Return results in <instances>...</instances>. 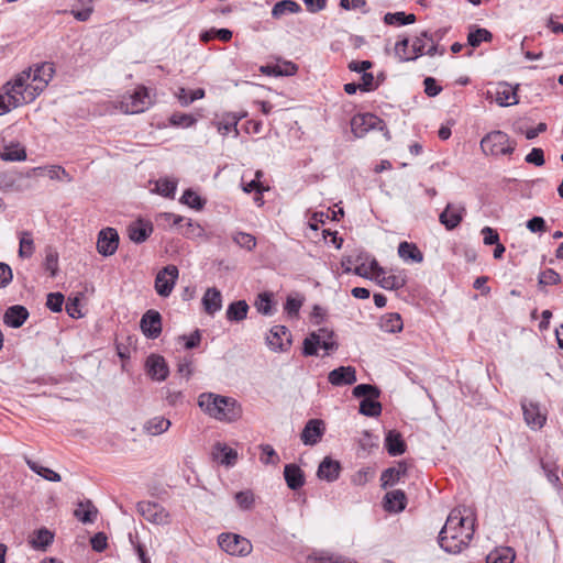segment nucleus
<instances>
[{"label": "nucleus", "mask_w": 563, "mask_h": 563, "mask_svg": "<svg viewBox=\"0 0 563 563\" xmlns=\"http://www.w3.org/2000/svg\"><path fill=\"white\" fill-rule=\"evenodd\" d=\"M44 266L52 277L56 276L58 272V254L53 249L46 251Z\"/></svg>", "instance_id": "13d9d810"}, {"label": "nucleus", "mask_w": 563, "mask_h": 563, "mask_svg": "<svg viewBox=\"0 0 563 563\" xmlns=\"http://www.w3.org/2000/svg\"><path fill=\"white\" fill-rule=\"evenodd\" d=\"M186 93H187V89H185V88H179L177 90V92L175 93L178 102L183 107H188L194 101L205 98V95H206L205 89H202V88H198V89L191 90L189 99L185 98Z\"/></svg>", "instance_id": "a18cd8bd"}, {"label": "nucleus", "mask_w": 563, "mask_h": 563, "mask_svg": "<svg viewBox=\"0 0 563 563\" xmlns=\"http://www.w3.org/2000/svg\"><path fill=\"white\" fill-rule=\"evenodd\" d=\"M27 465L30 466V468L33 472H35L37 475L42 476L43 478H45L49 482H59L60 481V475L48 467H44V466H42L35 462H31V461L27 462Z\"/></svg>", "instance_id": "3c124183"}, {"label": "nucleus", "mask_w": 563, "mask_h": 563, "mask_svg": "<svg viewBox=\"0 0 563 563\" xmlns=\"http://www.w3.org/2000/svg\"><path fill=\"white\" fill-rule=\"evenodd\" d=\"M153 228L150 222L137 221L129 227V238L135 243L144 242L152 233Z\"/></svg>", "instance_id": "c756f323"}, {"label": "nucleus", "mask_w": 563, "mask_h": 563, "mask_svg": "<svg viewBox=\"0 0 563 563\" xmlns=\"http://www.w3.org/2000/svg\"><path fill=\"white\" fill-rule=\"evenodd\" d=\"M232 31L229 29H210L200 33V41L208 43L213 38H219L222 42H229L232 38Z\"/></svg>", "instance_id": "a19ab883"}, {"label": "nucleus", "mask_w": 563, "mask_h": 563, "mask_svg": "<svg viewBox=\"0 0 563 563\" xmlns=\"http://www.w3.org/2000/svg\"><path fill=\"white\" fill-rule=\"evenodd\" d=\"M560 275L551 268L541 272L539 275L540 285H556L560 283Z\"/></svg>", "instance_id": "e2e57ef3"}, {"label": "nucleus", "mask_w": 563, "mask_h": 563, "mask_svg": "<svg viewBox=\"0 0 563 563\" xmlns=\"http://www.w3.org/2000/svg\"><path fill=\"white\" fill-rule=\"evenodd\" d=\"M198 405L207 415L219 421L234 422L242 417L241 405L232 397L203 393L198 398Z\"/></svg>", "instance_id": "7ed1b4c3"}, {"label": "nucleus", "mask_w": 563, "mask_h": 563, "mask_svg": "<svg viewBox=\"0 0 563 563\" xmlns=\"http://www.w3.org/2000/svg\"><path fill=\"white\" fill-rule=\"evenodd\" d=\"M515 558L516 554L511 548L501 547L488 553L486 563H512Z\"/></svg>", "instance_id": "f704fd0d"}, {"label": "nucleus", "mask_w": 563, "mask_h": 563, "mask_svg": "<svg viewBox=\"0 0 563 563\" xmlns=\"http://www.w3.org/2000/svg\"><path fill=\"white\" fill-rule=\"evenodd\" d=\"M356 369L353 366H340L328 374V380L332 386H347L356 382Z\"/></svg>", "instance_id": "2eb2a0df"}, {"label": "nucleus", "mask_w": 563, "mask_h": 563, "mask_svg": "<svg viewBox=\"0 0 563 563\" xmlns=\"http://www.w3.org/2000/svg\"><path fill=\"white\" fill-rule=\"evenodd\" d=\"M54 540V533L46 528L38 529L30 537V544L35 550H46Z\"/></svg>", "instance_id": "7c9ffc66"}, {"label": "nucleus", "mask_w": 563, "mask_h": 563, "mask_svg": "<svg viewBox=\"0 0 563 563\" xmlns=\"http://www.w3.org/2000/svg\"><path fill=\"white\" fill-rule=\"evenodd\" d=\"M218 543L223 551L234 556H247L253 550L251 541L236 533H221Z\"/></svg>", "instance_id": "0eeeda50"}, {"label": "nucleus", "mask_w": 563, "mask_h": 563, "mask_svg": "<svg viewBox=\"0 0 563 563\" xmlns=\"http://www.w3.org/2000/svg\"><path fill=\"white\" fill-rule=\"evenodd\" d=\"M169 122L174 126L190 128L197 122L191 114L176 112L170 115Z\"/></svg>", "instance_id": "6e6d98bb"}, {"label": "nucleus", "mask_w": 563, "mask_h": 563, "mask_svg": "<svg viewBox=\"0 0 563 563\" xmlns=\"http://www.w3.org/2000/svg\"><path fill=\"white\" fill-rule=\"evenodd\" d=\"M284 477L290 489H299L305 484L303 473L296 464H287L284 468Z\"/></svg>", "instance_id": "cd10ccee"}, {"label": "nucleus", "mask_w": 563, "mask_h": 563, "mask_svg": "<svg viewBox=\"0 0 563 563\" xmlns=\"http://www.w3.org/2000/svg\"><path fill=\"white\" fill-rule=\"evenodd\" d=\"M249 305L245 300H239L229 305L227 309V319L229 321H242L246 318Z\"/></svg>", "instance_id": "4c0bfd02"}, {"label": "nucleus", "mask_w": 563, "mask_h": 563, "mask_svg": "<svg viewBox=\"0 0 563 563\" xmlns=\"http://www.w3.org/2000/svg\"><path fill=\"white\" fill-rule=\"evenodd\" d=\"M235 500H236L238 505L240 506V508L246 510V509L252 508V506L254 504V496L249 490L240 492L235 495Z\"/></svg>", "instance_id": "338daca9"}, {"label": "nucleus", "mask_w": 563, "mask_h": 563, "mask_svg": "<svg viewBox=\"0 0 563 563\" xmlns=\"http://www.w3.org/2000/svg\"><path fill=\"white\" fill-rule=\"evenodd\" d=\"M465 208L461 205L448 203L445 209L440 213V222L448 229H455L463 220Z\"/></svg>", "instance_id": "dca6fc26"}, {"label": "nucleus", "mask_w": 563, "mask_h": 563, "mask_svg": "<svg viewBox=\"0 0 563 563\" xmlns=\"http://www.w3.org/2000/svg\"><path fill=\"white\" fill-rule=\"evenodd\" d=\"M177 184L173 179L162 178L156 181V191L165 197H173L176 191Z\"/></svg>", "instance_id": "864d4df0"}, {"label": "nucleus", "mask_w": 563, "mask_h": 563, "mask_svg": "<svg viewBox=\"0 0 563 563\" xmlns=\"http://www.w3.org/2000/svg\"><path fill=\"white\" fill-rule=\"evenodd\" d=\"M382 412V405L372 398H364L360 402V413L366 417H378Z\"/></svg>", "instance_id": "49530a36"}, {"label": "nucleus", "mask_w": 563, "mask_h": 563, "mask_svg": "<svg viewBox=\"0 0 563 563\" xmlns=\"http://www.w3.org/2000/svg\"><path fill=\"white\" fill-rule=\"evenodd\" d=\"M428 41L432 42V36H430L427 31L422 32L419 36H416V38L412 41L411 49L412 54L417 55V58L424 54Z\"/></svg>", "instance_id": "603ef678"}, {"label": "nucleus", "mask_w": 563, "mask_h": 563, "mask_svg": "<svg viewBox=\"0 0 563 563\" xmlns=\"http://www.w3.org/2000/svg\"><path fill=\"white\" fill-rule=\"evenodd\" d=\"M54 75L53 65L44 63L18 74L0 90V115L31 103L43 92Z\"/></svg>", "instance_id": "f257e3e1"}, {"label": "nucleus", "mask_w": 563, "mask_h": 563, "mask_svg": "<svg viewBox=\"0 0 563 563\" xmlns=\"http://www.w3.org/2000/svg\"><path fill=\"white\" fill-rule=\"evenodd\" d=\"M379 327L384 332L398 333L402 330L404 323L399 313L390 312L382 316Z\"/></svg>", "instance_id": "2f4dec72"}, {"label": "nucleus", "mask_w": 563, "mask_h": 563, "mask_svg": "<svg viewBox=\"0 0 563 563\" xmlns=\"http://www.w3.org/2000/svg\"><path fill=\"white\" fill-rule=\"evenodd\" d=\"M233 241L241 247L252 251L256 246V239L246 232H236L232 236Z\"/></svg>", "instance_id": "5fc2aeb1"}, {"label": "nucleus", "mask_w": 563, "mask_h": 563, "mask_svg": "<svg viewBox=\"0 0 563 563\" xmlns=\"http://www.w3.org/2000/svg\"><path fill=\"white\" fill-rule=\"evenodd\" d=\"M153 101L148 90L144 86H139L133 93L124 96L120 102V110L124 113H141L152 106Z\"/></svg>", "instance_id": "423d86ee"}, {"label": "nucleus", "mask_w": 563, "mask_h": 563, "mask_svg": "<svg viewBox=\"0 0 563 563\" xmlns=\"http://www.w3.org/2000/svg\"><path fill=\"white\" fill-rule=\"evenodd\" d=\"M494 99L501 107L518 103V97L515 88L506 82L497 85L496 90L494 92Z\"/></svg>", "instance_id": "412c9836"}, {"label": "nucleus", "mask_w": 563, "mask_h": 563, "mask_svg": "<svg viewBox=\"0 0 563 563\" xmlns=\"http://www.w3.org/2000/svg\"><path fill=\"white\" fill-rule=\"evenodd\" d=\"M75 517L82 523H91L97 517V509L90 504H79L75 510Z\"/></svg>", "instance_id": "79ce46f5"}, {"label": "nucleus", "mask_w": 563, "mask_h": 563, "mask_svg": "<svg viewBox=\"0 0 563 563\" xmlns=\"http://www.w3.org/2000/svg\"><path fill=\"white\" fill-rule=\"evenodd\" d=\"M47 174L51 179L71 181L73 177L59 165H52L47 167Z\"/></svg>", "instance_id": "0e129e2a"}, {"label": "nucleus", "mask_w": 563, "mask_h": 563, "mask_svg": "<svg viewBox=\"0 0 563 563\" xmlns=\"http://www.w3.org/2000/svg\"><path fill=\"white\" fill-rule=\"evenodd\" d=\"M522 411L526 423L531 429H541L547 421V416L534 402H522Z\"/></svg>", "instance_id": "a211bd4d"}, {"label": "nucleus", "mask_w": 563, "mask_h": 563, "mask_svg": "<svg viewBox=\"0 0 563 563\" xmlns=\"http://www.w3.org/2000/svg\"><path fill=\"white\" fill-rule=\"evenodd\" d=\"M341 466L338 461L325 457L319 465L317 475L327 482L335 481L340 475Z\"/></svg>", "instance_id": "5701e85b"}, {"label": "nucleus", "mask_w": 563, "mask_h": 563, "mask_svg": "<svg viewBox=\"0 0 563 563\" xmlns=\"http://www.w3.org/2000/svg\"><path fill=\"white\" fill-rule=\"evenodd\" d=\"M214 461L227 467L233 466L238 461V452L225 443L217 442L212 448Z\"/></svg>", "instance_id": "6ab92c4d"}, {"label": "nucleus", "mask_w": 563, "mask_h": 563, "mask_svg": "<svg viewBox=\"0 0 563 563\" xmlns=\"http://www.w3.org/2000/svg\"><path fill=\"white\" fill-rule=\"evenodd\" d=\"M398 255L405 262L421 263L423 261L422 252L416 244L409 242H401L398 246Z\"/></svg>", "instance_id": "473e14b6"}, {"label": "nucleus", "mask_w": 563, "mask_h": 563, "mask_svg": "<svg viewBox=\"0 0 563 563\" xmlns=\"http://www.w3.org/2000/svg\"><path fill=\"white\" fill-rule=\"evenodd\" d=\"M385 446L391 456H397L406 451V443L399 432L395 430L388 431L385 438Z\"/></svg>", "instance_id": "c85d7f7f"}, {"label": "nucleus", "mask_w": 563, "mask_h": 563, "mask_svg": "<svg viewBox=\"0 0 563 563\" xmlns=\"http://www.w3.org/2000/svg\"><path fill=\"white\" fill-rule=\"evenodd\" d=\"M148 375L156 380H165L168 376V366L163 356L152 354L146 360Z\"/></svg>", "instance_id": "aec40b11"}, {"label": "nucleus", "mask_w": 563, "mask_h": 563, "mask_svg": "<svg viewBox=\"0 0 563 563\" xmlns=\"http://www.w3.org/2000/svg\"><path fill=\"white\" fill-rule=\"evenodd\" d=\"M260 70L268 76H292L297 73L298 66L292 62H282L274 65L262 66Z\"/></svg>", "instance_id": "b1692460"}, {"label": "nucleus", "mask_w": 563, "mask_h": 563, "mask_svg": "<svg viewBox=\"0 0 563 563\" xmlns=\"http://www.w3.org/2000/svg\"><path fill=\"white\" fill-rule=\"evenodd\" d=\"M27 317V309L23 306L15 305L7 309L3 321L11 328H20L26 321Z\"/></svg>", "instance_id": "4be33fe9"}, {"label": "nucleus", "mask_w": 563, "mask_h": 563, "mask_svg": "<svg viewBox=\"0 0 563 563\" xmlns=\"http://www.w3.org/2000/svg\"><path fill=\"white\" fill-rule=\"evenodd\" d=\"M137 510L145 520L155 525H168L170 522L169 512L159 504L153 501H141L137 504Z\"/></svg>", "instance_id": "9d476101"}, {"label": "nucleus", "mask_w": 563, "mask_h": 563, "mask_svg": "<svg viewBox=\"0 0 563 563\" xmlns=\"http://www.w3.org/2000/svg\"><path fill=\"white\" fill-rule=\"evenodd\" d=\"M324 430H325V428H324V423L322 420H319V419L309 420L306 423V426L301 432V435H300L302 443L306 445L317 444L321 440V438L324 433Z\"/></svg>", "instance_id": "f3484780"}, {"label": "nucleus", "mask_w": 563, "mask_h": 563, "mask_svg": "<svg viewBox=\"0 0 563 563\" xmlns=\"http://www.w3.org/2000/svg\"><path fill=\"white\" fill-rule=\"evenodd\" d=\"M266 343L274 352H285L291 345V333L285 325H274L266 336Z\"/></svg>", "instance_id": "f8f14e48"}, {"label": "nucleus", "mask_w": 563, "mask_h": 563, "mask_svg": "<svg viewBox=\"0 0 563 563\" xmlns=\"http://www.w3.org/2000/svg\"><path fill=\"white\" fill-rule=\"evenodd\" d=\"M202 306L208 314H214L222 308V296L216 287L208 288L202 297Z\"/></svg>", "instance_id": "393cba45"}, {"label": "nucleus", "mask_w": 563, "mask_h": 563, "mask_svg": "<svg viewBox=\"0 0 563 563\" xmlns=\"http://www.w3.org/2000/svg\"><path fill=\"white\" fill-rule=\"evenodd\" d=\"M0 157L7 162H21L26 158V152L20 143H11L4 146Z\"/></svg>", "instance_id": "e433bc0d"}, {"label": "nucleus", "mask_w": 563, "mask_h": 563, "mask_svg": "<svg viewBox=\"0 0 563 563\" xmlns=\"http://www.w3.org/2000/svg\"><path fill=\"white\" fill-rule=\"evenodd\" d=\"M406 495L401 490H391L385 495V509L388 511L398 512L405 509Z\"/></svg>", "instance_id": "72a5a7b5"}, {"label": "nucleus", "mask_w": 563, "mask_h": 563, "mask_svg": "<svg viewBox=\"0 0 563 563\" xmlns=\"http://www.w3.org/2000/svg\"><path fill=\"white\" fill-rule=\"evenodd\" d=\"M119 245V234L113 228L102 229L98 234L97 250L103 256L115 253Z\"/></svg>", "instance_id": "ddd939ff"}, {"label": "nucleus", "mask_w": 563, "mask_h": 563, "mask_svg": "<svg viewBox=\"0 0 563 563\" xmlns=\"http://www.w3.org/2000/svg\"><path fill=\"white\" fill-rule=\"evenodd\" d=\"M409 40L407 37L398 41L395 45V54L400 62H409L417 59V55L412 54V49L408 51Z\"/></svg>", "instance_id": "09e8293b"}, {"label": "nucleus", "mask_w": 563, "mask_h": 563, "mask_svg": "<svg viewBox=\"0 0 563 563\" xmlns=\"http://www.w3.org/2000/svg\"><path fill=\"white\" fill-rule=\"evenodd\" d=\"M185 225L183 227L181 234L188 239L195 238H205L207 239L205 229L198 223L192 221L191 219L185 220Z\"/></svg>", "instance_id": "c03bdc74"}, {"label": "nucleus", "mask_w": 563, "mask_h": 563, "mask_svg": "<svg viewBox=\"0 0 563 563\" xmlns=\"http://www.w3.org/2000/svg\"><path fill=\"white\" fill-rule=\"evenodd\" d=\"M301 11L300 5L294 0H282L277 2L272 9V15L275 19H280L287 13H298Z\"/></svg>", "instance_id": "58836bf2"}, {"label": "nucleus", "mask_w": 563, "mask_h": 563, "mask_svg": "<svg viewBox=\"0 0 563 563\" xmlns=\"http://www.w3.org/2000/svg\"><path fill=\"white\" fill-rule=\"evenodd\" d=\"M178 268L175 265H168L161 269L155 278V290L162 297H168L178 278Z\"/></svg>", "instance_id": "9b49d317"}, {"label": "nucleus", "mask_w": 563, "mask_h": 563, "mask_svg": "<svg viewBox=\"0 0 563 563\" xmlns=\"http://www.w3.org/2000/svg\"><path fill=\"white\" fill-rule=\"evenodd\" d=\"M90 543L95 551L102 552L108 547V538L103 532H98L91 538Z\"/></svg>", "instance_id": "774afa93"}, {"label": "nucleus", "mask_w": 563, "mask_h": 563, "mask_svg": "<svg viewBox=\"0 0 563 563\" xmlns=\"http://www.w3.org/2000/svg\"><path fill=\"white\" fill-rule=\"evenodd\" d=\"M260 449L262 451L260 460L263 464L276 465L279 462L278 454L276 453V451L274 450V448L272 445L261 444Z\"/></svg>", "instance_id": "4d7b16f0"}, {"label": "nucleus", "mask_w": 563, "mask_h": 563, "mask_svg": "<svg viewBox=\"0 0 563 563\" xmlns=\"http://www.w3.org/2000/svg\"><path fill=\"white\" fill-rule=\"evenodd\" d=\"M371 268L375 269V279L385 289L397 290L402 288L407 283V275L405 271L387 273L378 265L376 260H372Z\"/></svg>", "instance_id": "6e6552de"}, {"label": "nucleus", "mask_w": 563, "mask_h": 563, "mask_svg": "<svg viewBox=\"0 0 563 563\" xmlns=\"http://www.w3.org/2000/svg\"><path fill=\"white\" fill-rule=\"evenodd\" d=\"M64 303V296L60 292H52L48 294L46 306L48 309H51L54 312L62 311Z\"/></svg>", "instance_id": "69168bd1"}, {"label": "nucleus", "mask_w": 563, "mask_h": 563, "mask_svg": "<svg viewBox=\"0 0 563 563\" xmlns=\"http://www.w3.org/2000/svg\"><path fill=\"white\" fill-rule=\"evenodd\" d=\"M384 22L389 25L411 24L416 22V15L412 13L406 14L405 12L386 13L384 16Z\"/></svg>", "instance_id": "37998d69"}, {"label": "nucleus", "mask_w": 563, "mask_h": 563, "mask_svg": "<svg viewBox=\"0 0 563 563\" xmlns=\"http://www.w3.org/2000/svg\"><path fill=\"white\" fill-rule=\"evenodd\" d=\"M141 330L148 339H156L162 332V318L155 310L146 311L141 319Z\"/></svg>", "instance_id": "4468645a"}, {"label": "nucleus", "mask_w": 563, "mask_h": 563, "mask_svg": "<svg viewBox=\"0 0 563 563\" xmlns=\"http://www.w3.org/2000/svg\"><path fill=\"white\" fill-rule=\"evenodd\" d=\"M254 306L260 313L271 316L273 313L272 294H260L254 302Z\"/></svg>", "instance_id": "de8ad7c7"}, {"label": "nucleus", "mask_w": 563, "mask_h": 563, "mask_svg": "<svg viewBox=\"0 0 563 563\" xmlns=\"http://www.w3.org/2000/svg\"><path fill=\"white\" fill-rule=\"evenodd\" d=\"M516 145V141L500 130L487 133L481 141L483 153L492 156L510 155L514 153Z\"/></svg>", "instance_id": "39448f33"}, {"label": "nucleus", "mask_w": 563, "mask_h": 563, "mask_svg": "<svg viewBox=\"0 0 563 563\" xmlns=\"http://www.w3.org/2000/svg\"><path fill=\"white\" fill-rule=\"evenodd\" d=\"M352 393L353 396L356 398L366 396H368L369 398H377L379 396V390L375 386L368 384H360L355 386Z\"/></svg>", "instance_id": "bf43d9fd"}, {"label": "nucleus", "mask_w": 563, "mask_h": 563, "mask_svg": "<svg viewBox=\"0 0 563 563\" xmlns=\"http://www.w3.org/2000/svg\"><path fill=\"white\" fill-rule=\"evenodd\" d=\"M475 532V516L471 508H454L439 533V545L448 553L456 554L464 550Z\"/></svg>", "instance_id": "f03ea898"}, {"label": "nucleus", "mask_w": 563, "mask_h": 563, "mask_svg": "<svg viewBox=\"0 0 563 563\" xmlns=\"http://www.w3.org/2000/svg\"><path fill=\"white\" fill-rule=\"evenodd\" d=\"M34 251L35 245L32 233L23 231L20 234L19 256L22 258H30L34 254Z\"/></svg>", "instance_id": "ea45409f"}, {"label": "nucleus", "mask_w": 563, "mask_h": 563, "mask_svg": "<svg viewBox=\"0 0 563 563\" xmlns=\"http://www.w3.org/2000/svg\"><path fill=\"white\" fill-rule=\"evenodd\" d=\"M492 33L486 29H476L475 31H472L468 33L467 42L471 46L477 47L481 45L482 42H489L492 41Z\"/></svg>", "instance_id": "8fccbe9b"}, {"label": "nucleus", "mask_w": 563, "mask_h": 563, "mask_svg": "<svg viewBox=\"0 0 563 563\" xmlns=\"http://www.w3.org/2000/svg\"><path fill=\"white\" fill-rule=\"evenodd\" d=\"M339 344L335 340L333 331L325 328L318 329L311 332L302 344V354L305 356H312L318 354V349L324 350L325 354L336 351Z\"/></svg>", "instance_id": "20e7f679"}, {"label": "nucleus", "mask_w": 563, "mask_h": 563, "mask_svg": "<svg viewBox=\"0 0 563 563\" xmlns=\"http://www.w3.org/2000/svg\"><path fill=\"white\" fill-rule=\"evenodd\" d=\"M408 466L405 462L398 463L394 467L385 470L380 476L383 487L394 486L401 477L407 474Z\"/></svg>", "instance_id": "a878e982"}, {"label": "nucleus", "mask_w": 563, "mask_h": 563, "mask_svg": "<svg viewBox=\"0 0 563 563\" xmlns=\"http://www.w3.org/2000/svg\"><path fill=\"white\" fill-rule=\"evenodd\" d=\"M373 478H374V471L371 467H365V468L357 471L353 475L352 482H353V484H355L357 486H363Z\"/></svg>", "instance_id": "680f3d73"}, {"label": "nucleus", "mask_w": 563, "mask_h": 563, "mask_svg": "<svg viewBox=\"0 0 563 563\" xmlns=\"http://www.w3.org/2000/svg\"><path fill=\"white\" fill-rule=\"evenodd\" d=\"M180 201L183 203L187 205L188 207L197 209V210L201 209L203 206L201 198L191 189L185 190V192L181 196Z\"/></svg>", "instance_id": "052dcab7"}, {"label": "nucleus", "mask_w": 563, "mask_h": 563, "mask_svg": "<svg viewBox=\"0 0 563 563\" xmlns=\"http://www.w3.org/2000/svg\"><path fill=\"white\" fill-rule=\"evenodd\" d=\"M384 129V122L372 113H358L351 120V130L356 137H363L369 131Z\"/></svg>", "instance_id": "1a4fd4ad"}, {"label": "nucleus", "mask_w": 563, "mask_h": 563, "mask_svg": "<svg viewBox=\"0 0 563 563\" xmlns=\"http://www.w3.org/2000/svg\"><path fill=\"white\" fill-rule=\"evenodd\" d=\"M244 118V114H239L235 112L225 113L222 119L217 123L218 132L221 135H227L231 131L234 132L236 136L239 134L238 123Z\"/></svg>", "instance_id": "bb28decb"}, {"label": "nucleus", "mask_w": 563, "mask_h": 563, "mask_svg": "<svg viewBox=\"0 0 563 563\" xmlns=\"http://www.w3.org/2000/svg\"><path fill=\"white\" fill-rule=\"evenodd\" d=\"M170 421L164 417H154L144 423L143 430L150 435H158L166 432L170 427Z\"/></svg>", "instance_id": "c9c22d12"}]
</instances>
